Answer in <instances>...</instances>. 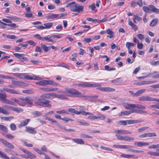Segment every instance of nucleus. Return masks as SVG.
<instances>
[{
	"label": "nucleus",
	"mask_w": 159,
	"mask_h": 159,
	"mask_svg": "<svg viewBox=\"0 0 159 159\" xmlns=\"http://www.w3.org/2000/svg\"><path fill=\"white\" fill-rule=\"evenodd\" d=\"M11 82L13 84L18 86L27 87L29 85V84L23 82L21 81L12 80Z\"/></svg>",
	"instance_id": "obj_15"
},
{
	"label": "nucleus",
	"mask_w": 159,
	"mask_h": 159,
	"mask_svg": "<svg viewBox=\"0 0 159 159\" xmlns=\"http://www.w3.org/2000/svg\"><path fill=\"white\" fill-rule=\"evenodd\" d=\"M113 146L116 148L128 149L132 148L133 147L129 145H114Z\"/></svg>",
	"instance_id": "obj_23"
},
{
	"label": "nucleus",
	"mask_w": 159,
	"mask_h": 159,
	"mask_svg": "<svg viewBox=\"0 0 159 159\" xmlns=\"http://www.w3.org/2000/svg\"><path fill=\"white\" fill-rule=\"evenodd\" d=\"M6 38L11 39H16V37L14 35H8L6 36Z\"/></svg>",
	"instance_id": "obj_60"
},
{
	"label": "nucleus",
	"mask_w": 159,
	"mask_h": 159,
	"mask_svg": "<svg viewBox=\"0 0 159 159\" xmlns=\"http://www.w3.org/2000/svg\"><path fill=\"white\" fill-rule=\"evenodd\" d=\"M41 45L45 52H48L50 51L51 49L50 47L47 46L46 45L43 44H41Z\"/></svg>",
	"instance_id": "obj_32"
},
{
	"label": "nucleus",
	"mask_w": 159,
	"mask_h": 159,
	"mask_svg": "<svg viewBox=\"0 0 159 159\" xmlns=\"http://www.w3.org/2000/svg\"><path fill=\"white\" fill-rule=\"evenodd\" d=\"M0 25L3 28H7L8 29L16 28V25L13 23L11 24H7L3 23L0 20Z\"/></svg>",
	"instance_id": "obj_11"
},
{
	"label": "nucleus",
	"mask_w": 159,
	"mask_h": 159,
	"mask_svg": "<svg viewBox=\"0 0 159 159\" xmlns=\"http://www.w3.org/2000/svg\"><path fill=\"white\" fill-rule=\"evenodd\" d=\"M13 74L14 76L18 77L20 79H25V73H15Z\"/></svg>",
	"instance_id": "obj_28"
},
{
	"label": "nucleus",
	"mask_w": 159,
	"mask_h": 159,
	"mask_svg": "<svg viewBox=\"0 0 159 159\" xmlns=\"http://www.w3.org/2000/svg\"><path fill=\"white\" fill-rule=\"evenodd\" d=\"M57 95V94L54 93L43 94L40 96L39 98L36 100L34 103L38 105L50 108L52 107L50 103V101L47 100L45 99V98H47L48 96L56 98Z\"/></svg>",
	"instance_id": "obj_1"
},
{
	"label": "nucleus",
	"mask_w": 159,
	"mask_h": 159,
	"mask_svg": "<svg viewBox=\"0 0 159 159\" xmlns=\"http://www.w3.org/2000/svg\"><path fill=\"white\" fill-rule=\"evenodd\" d=\"M127 124H136L139 122V121L137 120H126Z\"/></svg>",
	"instance_id": "obj_33"
},
{
	"label": "nucleus",
	"mask_w": 159,
	"mask_h": 159,
	"mask_svg": "<svg viewBox=\"0 0 159 159\" xmlns=\"http://www.w3.org/2000/svg\"><path fill=\"white\" fill-rule=\"evenodd\" d=\"M156 82V81H154L143 80V81L134 83V84H136V85L141 86L143 85L151 84H153Z\"/></svg>",
	"instance_id": "obj_16"
},
{
	"label": "nucleus",
	"mask_w": 159,
	"mask_h": 159,
	"mask_svg": "<svg viewBox=\"0 0 159 159\" xmlns=\"http://www.w3.org/2000/svg\"><path fill=\"white\" fill-rule=\"evenodd\" d=\"M53 25V23L52 22H48L44 23V25L45 29H49L51 28Z\"/></svg>",
	"instance_id": "obj_38"
},
{
	"label": "nucleus",
	"mask_w": 159,
	"mask_h": 159,
	"mask_svg": "<svg viewBox=\"0 0 159 159\" xmlns=\"http://www.w3.org/2000/svg\"><path fill=\"white\" fill-rule=\"evenodd\" d=\"M7 95L5 93H0V100L2 102L11 105L15 106L14 102L6 99Z\"/></svg>",
	"instance_id": "obj_10"
},
{
	"label": "nucleus",
	"mask_w": 159,
	"mask_h": 159,
	"mask_svg": "<svg viewBox=\"0 0 159 159\" xmlns=\"http://www.w3.org/2000/svg\"><path fill=\"white\" fill-rule=\"evenodd\" d=\"M0 77L3 78H5L7 79H14V77L12 76H10L7 75H3L0 74Z\"/></svg>",
	"instance_id": "obj_54"
},
{
	"label": "nucleus",
	"mask_w": 159,
	"mask_h": 159,
	"mask_svg": "<svg viewBox=\"0 0 159 159\" xmlns=\"http://www.w3.org/2000/svg\"><path fill=\"white\" fill-rule=\"evenodd\" d=\"M151 75H152V77L153 78H159V73L156 71H153L151 73Z\"/></svg>",
	"instance_id": "obj_36"
},
{
	"label": "nucleus",
	"mask_w": 159,
	"mask_h": 159,
	"mask_svg": "<svg viewBox=\"0 0 159 159\" xmlns=\"http://www.w3.org/2000/svg\"><path fill=\"white\" fill-rule=\"evenodd\" d=\"M5 106L3 107H0V113H3L4 114L8 115L9 114V113L5 109V108L4 107Z\"/></svg>",
	"instance_id": "obj_34"
},
{
	"label": "nucleus",
	"mask_w": 159,
	"mask_h": 159,
	"mask_svg": "<svg viewBox=\"0 0 159 159\" xmlns=\"http://www.w3.org/2000/svg\"><path fill=\"white\" fill-rule=\"evenodd\" d=\"M146 137H152L154 136H157L156 134L155 133H146Z\"/></svg>",
	"instance_id": "obj_51"
},
{
	"label": "nucleus",
	"mask_w": 159,
	"mask_h": 159,
	"mask_svg": "<svg viewBox=\"0 0 159 159\" xmlns=\"http://www.w3.org/2000/svg\"><path fill=\"white\" fill-rule=\"evenodd\" d=\"M66 7H70V10L71 11L80 13L83 11L84 6L82 5H79L76 4L75 2L68 3L66 5Z\"/></svg>",
	"instance_id": "obj_5"
},
{
	"label": "nucleus",
	"mask_w": 159,
	"mask_h": 159,
	"mask_svg": "<svg viewBox=\"0 0 159 159\" xmlns=\"http://www.w3.org/2000/svg\"><path fill=\"white\" fill-rule=\"evenodd\" d=\"M25 79L27 80H41L43 79V78L38 76H36L34 75H32L25 73Z\"/></svg>",
	"instance_id": "obj_12"
},
{
	"label": "nucleus",
	"mask_w": 159,
	"mask_h": 159,
	"mask_svg": "<svg viewBox=\"0 0 159 159\" xmlns=\"http://www.w3.org/2000/svg\"><path fill=\"white\" fill-rule=\"evenodd\" d=\"M22 142L24 143V145L27 147H33V145L31 143H28L26 140H23Z\"/></svg>",
	"instance_id": "obj_49"
},
{
	"label": "nucleus",
	"mask_w": 159,
	"mask_h": 159,
	"mask_svg": "<svg viewBox=\"0 0 159 159\" xmlns=\"http://www.w3.org/2000/svg\"><path fill=\"white\" fill-rule=\"evenodd\" d=\"M104 68L107 71H111L115 70L116 68L114 67L110 68V67L107 65H106L104 66Z\"/></svg>",
	"instance_id": "obj_53"
},
{
	"label": "nucleus",
	"mask_w": 159,
	"mask_h": 159,
	"mask_svg": "<svg viewBox=\"0 0 159 159\" xmlns=\"http://www.w3.org/2000/svg\"><path fill=\"white\" fill-rule=\"evenodd\" d=\"M34 150L36 152H38L39 154L40 155H42L43 154H44L45 153H43V152L41 150H40V149L37 148H33Z\"/></svg>",
	"instance_id": "obj_62"
},
{
	"label": "nucleus",
	"mask_w": 159,
	"mask_h": 159,
	"mask_svg": "<svg viewBox=\"0 0 159 159\" xmlns=\"http://www.w3.org/2000/svg\"><path fill=\"white\" fill-rule=\"evenodd\" d=\"M62 34H53L51 36V37H53L57 39H60L63 37Z\"/></svg>",
	"instance_id": "obj_45"
},
{
	"label": "nucleus",
	"mask_w": 159,
	"mask_h": 159,
	"mask_svg": "<svg viewBox=\"0 0 159 159\" xmlns=\"http://www.w3.org/2000/svg\"><path fill=\"white\" fill-rule=\"evenodd\" d=\"M4 107L6 108V109H8L10 110L13 111L17 113H19L20 112H22L23 111V109L20 107L8 106H5Z\"/></svg>",
	"instance_id": "obj_14"
},
{
	"label": "nucleus",
	"mask_w": 159,
	"mask_h": 159,
	"mask_svg": "<svg viewBox=\"0 0 159 159\" xmlns=\"http://www.w3.org/2000/svg\"><path fill=\"white\" fill-rule=\"evenodd\" d=\"M123 107L127 110L133 109H137L143 110L146 108L145 106L141 104H132L129 103L128 102L124 103L122 104Z\"/></svg>",
	"instance_id": "obj_6"
},
{
	"label": "nucleus",
	"mask_w": 159,
	"mask_h": 159,
	"mask_svg": "<svg viewBox=\"0 0 159 159\" xmlns=\"http://www.w3.org/2000/svg\"><path fill=\"white\" fill-rule=\"evenodd\" d=\"M27 43L29 44L32 45L34 46H35L36 44V43L35 42H34L33 41L31 40L28 41L27 42Z\"/></svg>",
	"instance_id": "obj_64"
},
{
	"label": "nucleus",
	"mask_w": 159,
	"mask_h": 159,
	"mask_svg": "<svg viewBox=\"0 0 159 159\" xmlns=\"http://www.w3.org/2000/svg\"><path fill=\"white\" fill-rule=\"evenodd\" d=\"M30 119H27L25 120H24L22 121L18 125V127L19 128H20L28 124V123L30 121Z\"/></svg>",
	"instance_id": "obj_26"
},
{
	"label": "nucleus",
	"mask_w": 159,
	"mask_h": 159,
	"mask_svg": "<svg viewBox=\"0 0 159 159\" xmlns=\"http://www.w3.org/2000/svg\"><path fill=\"white\" fill-rule=\"evenodd\" d=\"M74 85L80 86L82 87H96L97 89L100 91L106 92H112L115 91L114 89L110 87H102L100 84L96 83H90L82 82L79 84H74Z\"/></svg>",
	"instance_id": "obj_2"
},
{
	"label": "nucleus",
	"mask_w": 159,
	"mask_h": 159,
	"mask_svg": "<svg viewBox=\"0 0 159 159\" xmlns=\"http://www.w3.org/2000/svg\"><path fill=\"white\" fill-rule=\"evenodd\" d=\"M89 7L93 11H94L95 12L97 11V10L96 9V7L94 4H92L89 6Z\"/></svg>",
	"instance_id": "obj_63"
},
{
	"label": "nucleus",
	"mask_w": 159,
	"mask_h": 159,
	"mask_svg": "<svg viewBox=\"0 0 159 159\" xmlns=\"http://www.w3.org/2000/svg\"><path fill=\"white\" fill-rule=\"evenodd\" d=\"M3 90L13 94L18 95L21 94V92L19 90L9 88H3Z\"/></svg>",
	"instance_id": "obj_13"
},
{
	"label": "nucleus",
	"mask_w": 159,
	"mask_h": 159,
	"mask_svg": "<svg viewBox=\"0 0 159 159\" xmlns=\"http://www.w3.org/2000/svg\"><path fill=\"white\" fill-rule=\"evenodd\" d=\"M40 81L36 82L35 84L37 85L44 86L48 85H53L54 86H58L59 84L51 80H43V79Z\"/></svg>",
	"instance_id": "obj_8"
},
{
	"label": "nucleus",
	"mask_w": 159,
	"mask_h": 159,
	"mask_svg": "<svg viewBox=\"0 0 159 159\" xmlns=\"http://www.w3.org/2000/svg\"><path fill=\"white\" fill-rule=\"evenodd\" d=\"M0 141L8 148L12 149L14 148V146L13 145L2 138H0Z\"/></svg>",
	"instance_id": "obj_19"
},
{
	"label": "nucleus",
	"mask_w": 159,
	"mask_h": 159,
	"mask_svg": "<svg viewBox=\"0 0 159 159\" xmlns=\"http://www.w3.org/2000/svg\"><path fill=\"white\" fill-rule=\"evenodd\" d=\"M68 111L71 113L77 115H79V111H78L73 108H69L68 109Z\"/></svg>",
	"instance_id": "obj_41"
},
{
	"label": "nucleus",
	"mask_w": 159,
	"mask_h": 159,
	"mask_svg": "<svg viewBox=\"0 0 159 159\" xmlns=\"http://www.w3.org/2000/svg\"><path fill=\"white\" fill-rule=\"evenodd\" d=\"M143 10L146 13H149L150 11L157 14H159V9L157 8L153 5H151L148 7L143 6Z\"/></svg>",
	"instance_id": "obj_9"
},
{
	"label": "nucleus",
	"mask_w": 159,
	"mask_h": 159,
	"mask_svg": "<svg viewBox=\"0 0 159 159\" xmlns=\"http://www.w3.org/2000/svg\"><path fill=\"white\" fill-rule=\"evenodd\" d=\"M58 14H53L52 13H48L46 18L47 19H54L57 18L58 16Z\"/></svg>",
	"instance_id": "obj_27"
},
{
	"label": "nucleus",
	"mask_w": 159,
	"mask_h": 159,
	"mask_svg": "<svg viewBox=\"0 0 159 159\" xmlns=\"http://www.w3.org/2000/svg\"><path fill=\"white\" fill-rule=\"evenodd\" d=\"M146 90V89H144L138 90L135 93L136 97L140 96L141 94L144 93L145 92Z\"/></svg>",
	"instance_id": "obj_35"
},
{
	"label": "nucleus",
	"mask_w": 159,
	"mask_h": 159,
	"mask_svg": "<svg viewBox=\"0 0 159 159\" xmlns=\"http://www.w3.org/2000/svg\"><path fill=\"white\" fill-rule=\"evenodd\" d=\"M0 118L4 120H11L14 118V117L12 116L9 117H0Z\"/></svg>",
	"instance_id": "obj_40"
},
{
	"label": "nucleus",
	"mask_w": 159,
	"mask_h": 159,
	"mask_svg": "<svg viewBox=\"0 0 159 159\" xmlns=\"http://www.w3.org/2000/svg\"><path fill=\"white\" fill-rule=\"evenodd\" d=\"M75 142L80 144H84V143L83 140L80 139H72Z\"/></svg>",
	"instance_id": "obj_30"
},
{
	"label": "nucleus",
	"mask_w": 159,
	"mask_h": 159,
	"mask_svg": "<svg viewBox=\"0 0 159 159\" xmlns=\"http://www.w3.org/2000/svg\"><path fill=\"white\" fill-rule=\"evenodd\" d=\"M66 95L70 97L82 98L84 100H91L90 96L84 95L76 89L73 88H66Z\"/></svg>",
	"instance_id": "obj_3"
},
{
	"label": "nucleus",
	"mask_w": 159,
	"mask_h": 159,
	"mask_svg": "<svg viewBox=\"0 0 159 159\" xmlns=\"http://www.w3.org/2000/svg\"><path fill=\"white\" fill-rule=\"evenodd\" d=\"M121 156L124 158H129L130 157H134V156L132 155L122 154Z\"/></svg>",
	"instance_id": "obj_56"
},
{
	"label": "nucleus",
	"mask_w": 159,
	"mask_h": 159,
	"mask_svg": "<svg viewBox=\"0 0 159 159\" xmlns=\"http://www.w3.org/2000/svg\"><path fill=\"white\" fill-rule=\"evenodd\" d=\"M0 129L5 132H7L8 130L6 126L2 125H0Z\"/></svg>",
	"instance_id": "obj_47"
},
{
	"label": "nucleus",
	"mask_w": 159,
	"mask_h": 159,
	"mask_svg": "<svg viewBox=\"0 0 159 159\" xmlns=\"http://www.w3.org/2000/svg\"><path fill=\"white\" fill-rule=\"evenodd\" d=\"M135 46V44L132 43L127 42L126 43V47L128 49H130L131 47H133Z\"/></svg>",
	"instance_id": "obj_43"
},
{
	"label": "nucleus",
	"mask_w": 159,
	"mask_h": 159,
	"mask_svg": "<svg viewBox=\"0 0 159 159\" xmlns=\"http://www.w3.org/2000/svg\"><path fill=\"white\" fill-rule=\"evenodd\" d=\"M56 66H61L70 69V66L67 64L63 62L59 63L57 64Z\"/></svg>",
	"instance_id": "obj_29"
},
{
	"label": "nucleus",
	"mask_w": 159,
	"mask_h": 159,
	"mask_svg": "<svg viewBox=\"0 0 159 159\" xmlns=\"http://www.w3.org/2000/svg\"><path fill=\"white\" fill-rule=\"evenodd\" d=\"M11 100L14 102V103L15 104V103H17L18 105L24 107L27 104L30 105H33L32 102L29 97H19L18 99L16 98H12Z\"/></svg>",
	"instance_id": "obj_4"
},
{
	"label": "nucleus",
	"mask_w": 159,
	"mask_h": 159,
	"mask_svg": "<svg viewBox=\"0 0 159 159\" xmlns=\"http://www.w3.org/2000/svg\"><path fill=\"white\" fill-rule=\"evenodd\" d=\"M133 113H135L137 114H143L147 113V111L142 110L133 109L131 111H121L120 113L119 114V116H122L124 115L127 116Z\"/></svg>",
	"instance_id": "obj_7"
},
{
	"label": "nucleus",
	"mask_w": 159,
	"mask_h": 159,
	"mask_svg": "<svg viewBox=\"0 0 159 159\" xmlns=\"http://www.w3.org/2000/svg\"><path fill=\"white\" fill-rule=\"evenodd\" d=\"M134 144L137 147H142L143 146L148 145L149 144L146 142H136L134 143Z\"/></svg>",
	"instance_id": "obj_25"
},
{
	"label": "nucleus",
	"mask_w": 159,
	"mask_h": 159,
	"mask_svg": "<svg viewBox=\"0 0 159 159\" xmlns=\"http://www.w3.org/2000/svg\"><path fill=\"white\" fill-rule=\"evenodd\" d=\"M134 139V138L133 137L129 136H124V141H133Z\"/></svg>",
	"instance_id": "obj_46"
},
{
	"label": "nucleus",
	"mask_w": 159,
	"mask_h": 159,
	"mask_svg": "<svg viewBox=\"0 0 159 159\" xmlns=\"http://www.w3.org/2000/svg\"><path fill=\"white\" fill-rule=\"evenodd\" d=\"M7 17L11 19V20L15 21H18L21 20L20 18L15 16H7Z\"/></svg>",
	"instance_id": "obj_37"
},
{
	"label": "nucleus",
	"mask_w": 159,
	"mask_h": 159,
	"mask_svg": "<svg viewBox=\"0 0 159 159\" xmlns=\"http://www.w3.org/2000/svg\"><path fill=\"white\" fill-rule=\"evenodd\" d=\"M0 157L4 159H10L4 153L0 151Z\"/></svg>",
	"instance_id": "obj_39"
},
{
	"label": "nucleus",
	"mask_w": 159,
	"mask_h": 159,
	"mask_svg": "<svg viewBox=\"0 0 159 159\" xmlns=\"http://www.w3.org/2000/svg\"><path fill=\"white\" fill-rule=\"evenodd\" d=\"M114 132L116 134H131L132 132L129 131L125 130H115Z\"/></svg>",
	"instance_id": "obj_20"
},
{
	"label": "nucleus",
	"mask_w": 159,
	"mask_h": 159,
	"mask_svg": "<svg viewBox=\"0 0 159 159\" xmlns=\"http://www.w3.org/2000/svg\"><path fill=\"white\" fill-rule=\"evenodd\" d=\"M77 122L80 125H89V123L82 121L77 120Z\"/></svg>",
	"instance_id": "obj_50"
},
{
	"label": "nucleus",
	"mask_w": 159,
	"mask_h": 159,
	"mask_svg": "<svg viewBox=\"0 0 159 159\" xmlns=\"http://www.w3.org/2000/svg\"><path fill=\"white\" fill-rule=\"evenodd\" d=\"M56 112L59 114H68L67 111L64 110L60 111H57Z\"/></svg>",
	"instance_id": "obj_52"
},
{
	"label": "nucleus",
	"mask_w": 159,
	"mask_h": 159,
	"mask_svg": "<svg viewBox=\"0 0 159 159\" xmlns=\"http://www.w3.org/2000/svg\"><path fill=\"white\" fill-rule=\"evenodd\" d=\"M105 117L101 114H98L97 116H91L88 117V118L90 120L101 119L102 120H104L105 119Z\"/></svg>",
	"instance_id": "obj_18"
},
{
	"label": "nucleus",
	"mask_w": 159,
	"mask_h": 159,
	"mask_svg": "<svg viewBox=\"0 0 159 159\" xmlns=\"http://www.w3.org/2000/svg\"><path fill=\"white\" fill-rule=\"evenodd\" d=\"M22 92L25 93L32 94L34 93V91L32 89H29L23 90Z\"/></svg>",
	"instance_id": "obj_44"
},
{
	"label": "nucleus",
	"mask_w": 159,
	"mask_h": 159,
	"mask_svg": "<svg viewBox=\"0 0 159 159\" xmlns=\"http://www.w3.org/2000/svg\"><path fill=\"white\" fill-rule=\"evenodd\" d=\"M25 131L32 134H35L37 133V131L35 128L30 126L25 127Z\"/></svg>",
	"instance_id": "obj_22"
},
{
	"label": "nucleus",
	"mask_w": 159,
	"mask_h": 159,
	"mask_svg": "<svg viewBox=\"0 0 159 159\" xmlns=\"http://www.w3.org/2000/svg\"><path fill=\"white\" fill-rule=\"evenodd\" d=\"M19 149L22 151H23L24 153L27 154L28 155V156L29 157V158L30 157L33 158H36V156L34 154L32 153L31 152L25 149L22 148H20Z\"/></svg>",
	"instance_id": "obj_17"
},
{
	"label": "nucleus",
	"mask_w": 159,
	"mask_h": 159,
	"mask_svg": "<svg viewBox=\"0 0 159 159\" xmlns=\"http://www.w3.org/2000/svg\"><path fill=\"white\" fill-rule=\"evenodd\" d=\"M148 128H149V127H143L139 129H138V131L139 132H141L142 131H143Z\"/></svg>",
	"instance_id": "obj_61"
},
{
	"label": "nucleus",
	"mask_w": 159,
	"mask_h": 159,
	"mask_svg": "<svg viewBox=\"0 0 159 159\" xmlns=\"http://www.w3.org/2000/svg\"><path fill=\"white\" fill-rule=\"evenodd\" d=\"M158 21V19L157 18H155L153 20L151 21L150 24V26L151 27H153L156 25L157 24V22Z\"/></svg>",
	"instance_id": "obj_42"
},
{
	"label": "nucleus",
	"mask_w": 159,
	"mask_h": 159,
	"mask_svg": "<svg viewBox=\"0 0 159 159\" xmlns=\"http://www.w3.org/2000/svg\"><path fill=\"white\" fill-rule=\"evenodd\" d=\"M35 51L36 52H42V48L38 46H36L35 49Z\"/></svg>",
	"instance_id": "obj_59"
},
{
	"label": "nucleus",
	"mask_w": 159,
	"mask_h": 159,
	"mask_svg": "<svg viewBox=\"0 0 159 159\" xmlns=\"http://www.w3.org/2000/svg\"><path fill=\"white\" fill-rule=\"evenodd\" d=\"M10 127L11 129L13 131L15 130L16 129V125L14 123H11L10 125Z\"/></svg>",
	"instance_id": "obj_58"
},
{
	"label": "nucleus",
	"mask_w": 159,
	"mask_h": 159,
	"mask_svg": "<svg viewBox=\"0 0 159 159\" xmlns=\"http://www.w3.org/2000/svg\"><path fill=\"white\" fill-rule=\"evenodd\" d=\"M56 98L61 99H66L67 98L66 96L63 94H57Z\"/></svg>",
	"instance_id": "obj_57"
},
{
	"label": "nucleus",
	"mask_w": 159,
	"mask_h": 159,
	"mask_svg": "<svg viewBox=\"0 0 159 159\" xmlns=\"http://www.w3.org/2000/svg\"><path fill=\"white\" fill-rule=\"evenodd\" d=\"M128 151H130L133 152H136V153H141L143 152V151L142 150H134L131 149V148L128 149Z\"/></svg>",
	"instance_id": "obj_55"
},
{
	"label": "nucleus",
	"mask_w": 159,
	"mask_h": 159,
	"mask_svg": "<svg viewBox=\"0 0 159 159\" xmlns=\"http://www.w3.org/2000/svg\"><path fill=\"white\" fill-rule=\"evenodd\" d=\"M107 34L109 35L107 36V37L110 38H111L114 37V33L110 29H108L106 30Z\"/></svg>",
	"instance_id": "obj_31"
},
{
	"label": "nucleus",
	"mask_w": 159,
	"mask_h": 159,
	"mask_svg": "<svg viewBox=\"0 0 159 159\" xmlns=\"http://www.w3.org/2000/svg\"><path fill=\"white\" fill-rule=\"evenodd\" d=\"M79 114H82L83 115L86 116L87 115H92V113L87 112L85 111H79Z\"/></svg>",
	"instance_id": "obj_48"
},
{
	"label": "nucleus",
	"mask_w": 159,
	"mask_h": 159,
	"mask_svg": "<svg viewBox=\"0 0 159 159\" xmlns=\"http://www.w3.org/2000/svg\"><path fill=\"white\" fill-rule=\"evenodd\" d=\"M13 55L17 58L20 60L26 61L27 58L24 56V54H20L18 53H14Z\"/></svg>",
	"instance_id": "obj_24"
},
{
	"label": "nucleus",
	"mask_w": 159,
	"mask_h": 159,
	"mask_svg": "<svg viewBox=\"0 0 159 159\" xmlns=\"http://www.w3.org/2000/svg\"><path fill=\"white\" fill-rule=\"evenodd\" d=\"M152 98L148 96H141L139 99V100L140 101H152Z\"/></svg>",
	"instance_id": "obj_21"
}]
</instances>
